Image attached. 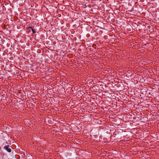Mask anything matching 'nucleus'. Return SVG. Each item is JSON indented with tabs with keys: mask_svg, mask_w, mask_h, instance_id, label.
Segmentation results:
<instances>
[{
	"mask_svg": "<svg viewBox=\"0 0 159 159\" xmlns=\"http://www.w3.org/2000/svg\"><path fill=\"white\" fill-rule=\"evenodd\" d=\"M9 146H6L4 147V148L8 152H11V149L10 148H9Z\"/></svg>",
	"mask_w": 159,
	"mask_h": 159,
	"instance_id": "f257e3e1",
	"label": "nucleus"
},
{
	"mask_svg": "<svg viewBox=\"0 0 159 159\" xmlns=\"http://www.w3.org/2000/svg\"><path fill=\"white\" fill-rule=\"evenodd\" d=\"M29 28L31 29V30H32V31L33 32V34H34L35 33H36L35 31L32 27H30Z\"/></svg>",
	"mask_w": 159,
	"mask_h": 159,
	"instance_id": "f03ea898",
	"label": "nucleus"
}]
</instances>
